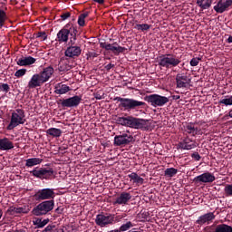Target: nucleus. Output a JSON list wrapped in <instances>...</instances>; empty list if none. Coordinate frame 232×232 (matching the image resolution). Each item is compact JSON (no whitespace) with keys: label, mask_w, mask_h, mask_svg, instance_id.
<instances>
[{"label":"nucleus","mask_w":232,"mask_h":232,"mask_svg":"<svg viewBox=\"0 0 232 232\" xmlns=\"http://www.w3.org/2000/svg\"><path fill=\"white\" fill-rule=\"evenodd\" d=\"M77 34H79L77 27L72 25V24H67L64 28L58 32L57 39L59 43H68V37L70 35L69 44L73 45L77 41Z\"/></svg>","instance_id":"f257e3e1"},{"label":"nucleus","mask_w":232,"mask_h":232,"mask_svg":"<svg viewBox=\"0 0 232 232\" xmlns=\"http://www.w3.org/2000/svg\"><path fill=\"white\" fill-rule=\"evenodd\" d=\"M117 124L126 126L127 128H133L134 130H142L146 128L148 120L135 118L133 116L118 117L116 120Z\"/></svg>","instance_id":"f03ea898"},{"label":"nucleus","mask_w":232,"mask_h":232,"mask_svg":"<svg viewBox=\"0 0 232 232\" xmlns=\"http://www.w3.org/2000/svg\"><path fill=\"white\" fill-rule=\"evenodd\" d=\"M114 101L120 102L119 108H123L125 111H130V110H137L140 106H144V102H139L134 99L116 97Z\"/></svg>","instance_id":"7ed1b4c3"},{"label":"nucleus","mask_w":232,"mask_h":232,"mask_svg":"<svg viewBox=\"0 0 232 232\" xmlns=\"http://www.w3.org/2000/svg\"><path fill=\"white\" fill-rule=\"evenodd\" d=\"M54 206L55 202L53 201V199L43 201L33 208L32 213L35 217L48 215V213H50V211L53 209Z\"/></svg>","instance_id":"20e7f679"},{"label":"nucleus","mask_w":232,"mask_h":232,"mask_svg":"<svg viewBox=\"0 0 232 232\" xmlns=\"http://www.w3.org/2000/svg\"><path fill=\"white\" fill-rule=\"evenodd\" d=\"M159 66L161 68H175L180 64V61L173 54H162L158 60Z\"/></svg>","instance_id":"39448f33"},{"label":"nucleus","mask_w":232,"mask_h":232,"mask_svg":"<svg viewBox=\"0 0 232 232\" xmlns=\"http://www.w3.org/2000/svg\"><path fill=\"white\" fill-rule=\"evenodd\" d=\"M24 117V110L16 109L12 112L11 121L7 126V130H12L14 128H17L20 124H24L26 122V119Z\"/></svg>","instance_id":"423d86ee"},{"label":"nucleus","mask_w":232,"mask_h":232,"mask_svg":"<svg viewBox=\"0 0 232 232\" xmlns=\"http://www.w3.org/2000/svg\"><path fill=\"white\" fill-rule=\"evenodd\" d=\"M144 101L154 108L162 107L169 102V98L159 94H150L144 97Z\"/></svg>","instance_id":"0eeeda50"},{"label":"nucleus","mask_w":232,"mask_h":232,"mask_svg":"<svg viewBox=\"0 0 232 232\" xmlns=\"http://www.w3.org/2000/svg\"><path fill=\"white\" fill-rule=\"evenodd\" d=\"M33 174V177L40 179V180H50L53 177V169L52 168H40L34 169L30 171Z\"/></svg>","instance_id":"6e6552de"},{"label":"nucleus","mask_w":232,"mask_h":232,"mask_svg":"<svg viewBox=\"0 0 232 232\" xmlns=\"http://www.w3.org/2000/svg\"><path fill=\"white\" fill-rule=\"evenodd\" d=\"M95 223L100 227H106V226H111L115 224V215L111 214H98L95 218Z\"/></svg>","instance_id":"1a4fd4ad"},{"label":"nucleus","mask_w":232,"mask_h":232,"mask_svg":"<svg viewBox=\"0 0 232 232\" xmlns=\"http://www.w3.org/2000/svg\"><path fill=\"white\" fill-rule=\"evenodd\" d=\"M81 101H82V97L79 95L59 100L62 108H77L81 104Z\"/></svg>","instance_id":"9d476101"},{"label":"nucleus","mask_w":232,"mask_h":232,"mask_svg":"<svg viewBox=\"0 0 232 232\" xmlns=\"http://www.w3.org/2000/svg\"><path fill=\"white\" fill-rule=\"evenodd\" d=\"M131 142H135V139L132 135L122 133L114 137V146H128V144H131Z\"/></svg>","instance_id":"9b49d317"},{"label":"nucleus","mask_w":232,"mask_h":232,"mask_svg":"<svg viewBox=\"0 0 232 232\" xmlns=\"http://www.w3.org/2000/svg\"><path fill=\"white\" fill-rule=\"evenodd\" d=\"M34 197L35 200H50L55 197V192L53 188H44L38 190Z\"/></svg>","instance_id":"f8f14e48"},{"label":"nucleus","mask_w":232,"mask_h":232,"mask_svg":"<svg viewBox=\"0 0 232 232\" xmlns=\"http://www.w3.org/2000/svg\"><path fill=\"white\" fill-rule=\"evenodd\" d=\"M100 46L101 48L107 50V52H112L114 55H119V53H122L123 52H126V49L124 47L114 46V45H111V44H108L106 42H101Z\"/></svg>","instance_id":"ddd939ff"},{"label":"nucleus","mask_w":232,"mask_h":232,"mask_svg":"<svg viewBox=\"0 0 232 232\" xmlns=\"http://www.w3.org/2000/svg\"><path fill=\"white\" fill-rule=\"evenodd\" d=\"M177 88H188L191 84V79L184 73H179L176 75Z\"/></svg>","instance_id":"4468645a"},{"label":"nucleus","mask_w":232,"mask_h":232,"mask_svg":"<svg viewBox=\"0 0 232 232\" xmlns=\"http://www.w3.org/2000/svg\"><path fill=\"white\" fill-rule=\"evenodd\" d=\"M82 50L81 46H77L75 44H70L69 47L64 52L65 57H70L71 59H75V57H79L81 55Z\"/></svg>","instance_id":"2eb2a0df"},{"label":"nucleus","mask_w":232,"mask_h":232,"mask_svg":"<svg viewBox=\"0 0 232 232\" xmlns=\"http://www.w3.org/2000/svg\"><path fill=\"white\" fill-rule=\"evenodd\" d=\"M194 182H196V184H198L200 182H202L204 184L215 182V176L213 174H211L210 172H205V173L194 178Z\"/></svg>","instance_id":"dca6fc26"},{"label":"nucleus","mask_w":232,"mask_h":232,"mask_svg":"<svg viewBox=\"0 0 232 232\" xmlns=\"http://www.w3.org/2000/svg\"><path fill=\"white\" fill-rule=\"evenodd\" d=\"M194 148H197V143L188 137L177 145V150H194Z\"/></svg>","instance_id":"f3484780"},{"label":"nucleus","mask_w":232,"mask_h":232,"mask_svg":"<svg viewBox=\"0 0 232 232\" xmlns=\"http://www.w3.org/2000/svg\"><path fill=\"white\" fill-rule=\"evenodd\" d=\"M231 5L232 0H227L225 2L223 0H219L218 4L214 6V10L215 12H217V14H224V12H226V10H227V8L231 6Z\"/></svg>","instance_id":"a211bd4d"},{"label":"nucleus","mask_w":232,"mask_h":232,"mask_svg":"<svg viewBox=\"0 0 232 232\" xmlns=\"http://www.w3.org/2000/svg\"><path fill=\"white\" fill-rule=\"evenodd\" d=\"M55 72V70H53V67L52 66H48L44 68V70L42 72H40L38 74L40 76V79H42V81L44 82H48V81H50V79L52 78V75H53V72Z\"/></svg>","instance_id":"6ab92c4d"},{"label":"nucleus","mask_w":232,"mask_h":232,"mask_svg":"<svg viewBox=\"0 0 232 232\" xmlns=\"http://www.w3.org/2000/svg\"><path fill=\"white\" fill-rule=\"evenodd\" d=\"M131 200V194L130 192L121 193L113 202V204H118L119 206H124L128 204V201Z\"/></svg>","instance_id":"aec40b11"},{"label":"nucleus","mask_w":232,"mask_h":232,"mask_svg":"<svg viewBox=\"0 0 232 232\" xmlns=\"http://www.w3.org/2000/svg\"><path fill=\"white\" fill-rule=\"evenodd\" d=\"M44 84V82L39 76L38 73L34 74L28 82V88L34 90V88H39V86Z\"/></svg>","instance_id":"412c9836"},{"label":"nucleus","mask_w":232,"mask_h":232,"mask_svg":"<svg viewBox=\"0 0 232 232\" xmlns=\"http://www.w3.org/2000/svg\"><path fill=\"white\" fill-rule=\"evenodd\" d=\"M14 150V142L8 138L0 139V151H10Z\"/></svg>","instance_id":"4be33fe9"},{"label":"nucleus","mask_w":232,"mask_h":232,"mask_svg":"<svg viewBox=\"0 0 232 232\" xmlns=\"http://www.w3.org/2000/svg\"><path fill=\"white\" fill-rule=\"evenodd\" d=\"M215 217L216 216L213 212H208L205 215L200 216L196 221V224H198V226H204L206 222H211L212 220H215Z\"/></svg>","instance_id":"5701e85b"},{"label":"nucleus","mask_w":232,"mask_h":232,"mask_svg":"<svg viewBox=\"0 0 232 232\" xmlns=\"http://www.w3.org/2000/svg\"><path fill=\"white\" fill-rule=\"evenodd\" d=\"M35 61L36 59L32 56L22 57L18 59L16 64H18V66H30L32 64H34Z\"/></svg>","instance_id":"b1692460"},{"label":"nucleus","mask_w":232,"mask_h":232,"mask_svg":"<svg viewBox=\"0 0 232 232\" xmlns=\"http://www.w3.org/2000/svg\"><path fill=\"white\" fill-rule=\"evenodd\" d=\"M71 90L70 86L63 83H57L54 86V93L57 95H64V93H68Z\"/></svg>","instance_id":"393cba45"},{"label":"nucleus","mask_w":232,"mask_h":232,"mask_svg":"<svg viewBox=\"0 0 232 232\" xmlns=\"http://www.w3.org/2000/svg\"><path fill=\"white\" fill-rule=\"evenodd\" d=\"M71 69L72 65L70 64V60L61 58L58 67L59 72H70Z\"/></svg>","instance_id":"a878e982"},{"label":"nucleus","mask_w":232,"mask_h":232,"mask_svg":"<svg viewBox=\"0 0 232 232\" xmlns=\"http://www.w3.org/2000/svg\"><path fill=\"white\" fill-rule=\"evenodd\" d=\"M43 162V159L40 158H31L25 160L26 168H33V166H37Z\"/></svg>","instance_id":"bb28decb"},{"label":"nucleus","mask_w":232,"mask_h":232,"mask_svg":"<svg viewBox=\"0 0 232 232\" xmlns=\"http://www.w3.org/2000/svg\"><path fill=\"white\" fill-rule=\"evenodd\" d=\"M212 4L213 0H197V5L201 10H208V8L211 7Z\"/></svg>","instance_id":"cd10ccee"},{"label":"nucleus","mask_w":232,"mask_h":232,"mask_svg":"<svg viewBox=\"0 0 232 232\" xmlns=\"http://www.w3.org/2000/svg\"><path fill=\"white\" fill-rule=\"evenodd\" d=\"M214 232H232V227L227 224L217 225Z\"/></svg>","instance_id":"c85d7f7f"},{"label":"nucleus","mask_w":232,"mask_h":232,"mask_svg":"<svg viewBox=\"0 0 232 232\" xmlns=\"http://www.w3.org/2000/svg\"><path fill=\"white\" fill-rule=\"evenodd\" d=\"M46 134L50 135L51 137L59 138L63 135V130L57 128H50L46 130Z\"/></svg>","instance_id":"c756f323"},{"label":"nucleus","mask_w":232,"mask_h":232,"mask_svg":"<svg viewBox=\"0 0 232 232\" xmlns=\"http://www.w3.org/2000/svg\"><path fill=\"white\" fill-rule=\"evenodd\" d=\"M186 131L187 133H189L190 135H193V137H195L197 133H199L200 129H198V127H195V124L189 123L186 126Z\"/></svg>","instance_id":"7c9ffc66"},{"label":"nucleus","mask_w":232,"mask_h":232,"mask_svg":"<svg viewBox=\"0 0 232 232\" xmlns=\"http://www.w3.org/2000/svg\"><path fill=\"white\" fill-rule=\"evenodd\" d=\"M34 225L37 227V228H41V227H44L46 226V224H48L50 222V219H41V218H36L35 220L33 221Z\"/></svg>","instance_id":"2f4dec72"},{"label":"nucleus","mask_w":232,"mask_h":232,"mask_svg":"<svg viewBox=\"0 0 232 232\" xmlns=\"http://www.w3.org/2000/svg\"><path fill=\"white\" fill-rule=\"evenodd\" d=\"M129 179L130 180H134V182H136V184H144V179L140 178V176H139L135 172L129 174Z\"/></svg>","instance_id":"473e14b6"},{"label":"nucleus","mask_w":232,"mask_h":232,"mask_svg":"<svg viewBox=\"0 0 232 232\" xmlns=\"http://www.w3.org/2000/svg\"><path fill=\"white\" fill-rule=\"evenodd\" d=\"M177 173H179V169L175 168H169V169H166L164 171L165 177H169V178L175 177Z\"/></svg>","instance_id":"72a5a7b5"},{"label":"nucleus","mask_w":232,"mask_h":232,"mask_svg":"<svg viewBox=\"0 0 232 232\" xmlns=\"http://www.w3.org/2000/svg\"><path fill=\"white\" fill-rule=\"evenodd\" d=\"M89 15H90L89 12H85V13H83V14L79 15V17H78V24H79V26H84V24H85V21L84 20Z\"/></svg>","instance_id":"f704fd0d"},{"label":"nucleus","mask_w":232,"mask_h":232,"mask_svg":"<svg viewBox=\"0 0 232 232\" xmlns=\"http://www.w3.org/2000/svg\"><path fill=\"white\" fill-rule=\"evenodd\" d=\"M6 19H8V17L6 16V12H5V10L3 9H0V28H3V26H5Z\"/></svg>","instance_id":"c9c22d12"},{"label":"nucleus","mask_w":232,"mask_h":232,"mask_svg":"<svg viewBox=\"0 0 232 232\" xmlns=\"http://www.w3.org/2000/svg\"><path fill=\"white\" fill-rule=\"evenodd\" d=\"M136 30H140L141 32H146L151 28V25L148 24H138L135 25Z\"/></svg>","instance_id":"e433bc0d"},{"label":"nucleus","mask_w":232,"mask_h":232,"mask_svg":"<svg viewBox=\"0 0 232 232\" xmlns=\"http://www.w3.org/2000/svg\"><path fill=\"white\" fill-rule=\"evenodd\" d=\"M131 227H133V223H131V221H129V222L121 225L120 227V229H118V231H120V232L128 231V229H131Z\"/></svg>","instance_id":"4c0bfd02"},{"label":"nucleus","mask_w":232,"mask_h":232,"mask_svg":"<svg viewBox=\"0 0 232 232\" xmlns=\"http://www.w3.org/2000/svg\"><path fill=\"white\" fill-rule=\"evenodd\" d=\"M226 197H232V184H227L224 188Z\"/></svg>","instance_id":"58836bf2"},{"label":"nucleus","mask_w":232,"mask_h":232,"mask_svg":"<svg viewBox=\"0 0 232 232\" xmlns=\"http://www.w3.org/2000/svg\"><path fill=\"white\" fill-rule=\"evenodd\" d=\"M219 104H225V106H232V95L229 98L220 100Z\"/></svg>","instance_id":"ea45409f"},{"label":"nucleus","mask_w":232,"mask_h":232,"mask_svg":"<svg viewBox=\"0 0 232 232\" xmlns=\"http://www.w3.org/2000/svg\"><path fill=\"white\" fill-rule=\"evenodd\" d=\"M43 232H59L55 225H48Z\"/></svg>","instance_id":"a19ab883"},{"label":"nucleus","mask_w":232,"mask_h":232,"mask_svg":"<svg viewBox=\"0 0 232 232\" xmlns=\"http://www.w3.org/2000/svg\"><path fill=\"white\" fill-rule=\"evenodd\" d=\"M36 37L38 39H42V41H46L48 39V35L45 32H39L36 34Z\"/></svg>","instance_id":"79ce46f5"},{"label":"nucleus","mask_w":232,"mask_h":232,"mask_svg":"<svg viewBox=\"0 0 232 232\" xmlns=\"http://www.w3.org/2000/svg\"><path fill=\"white\" fill-rule=\"evenodd\" d=\"M24 75H26V69H20L16 71L14 73V77H17V78L23 77Z\"/></svg>","instance_id":"37998d69"},{"label":"nucleus","mask_w":232,"mask_h":232,"mask_svg":"<svg viewBox=\"0 0 232 232\" xmlns=\"http://www.w3.org/2000/svg\"><path fill=\"white\" fill-rule=\"evenodd\" d=\"M93 97L96 98L97 101H101L104 99V92H102V91L96 92L93 93Z\"/></svg>","instance_id":"c03bdc74"},{"label":"nucleus","mask_w":232,"mask_h":232,"mask_svg":"<svg viewBox=\"0 0 232 232\" xmlns=\"http://www.w3.org/2000/svg\"><path fill=\"white\" fill-rule=\"evenodd\" d=\"M0 90L1 92L8 93V92H10V85H8V83H3L2 85H0Z\"/></svg>","instance_id":"a18cd8bd"},{"label":"nucleus","mask_w":232,"mask_h":232,"mask_svg":"<svg viewBox=\"0 0 232 232\" xmlns=\"http://www.w3.org/2000/svg\"><path fill=\"white\" fill-rule=\"evenodd\" d=\"M199 62H200V58H198V57L192 58L190 60V66H198Z\"/></svg>","instance_id":"49530a36"},{"label":"nucleus","mask_w":232,"mask_h":232,"mask_svg":"<svg viewBox=\"0 0 232 232\" xmlns=\"http://www.w3.org/2000/svg\"><path fill=\"white\" fill-rule=\"evenodd\" d=\"M86 55L87 59H94V57H99V54L95 52H88Z\"/></svg>","instance_id":"de8ad7c7"},{"label":"nucleus","mask_w":232,"mask_h":232,"mask_svg":"<svg viewBox=\"0 0 232 232\" xmlns=\"http://www.w3.org/2000/svg\"><path fill=\"white\" fill-rule=\"evenodd\" d=\"M7 212L9 213V215H17V208L10 207Z\"/></svg>","instance_id":"09e8293b"},{"label":"nucleus","mask_w":232,"mask_h":232,"mask_svg":"<svg viewBox=\"0 0 232 232\" xmlns=\"http://www.w3.org/2000/svg\"><path fill=\"white\" fill-rule=\"evenodd\" d=\"M192 159H195L196 160H200V159H202V157H200V154H198V152H194L191 154Z\"/></svg>","instance_id":"8fccbe9b"},{"label":"nucleus","mask_w":232,"mask_h":232,"mask_svg":"<svg viewBox=\"0 0 232 232\" xmlns=\"http://www.w3.org/2000/svg\"><path fill=\"white\" fill-rule=\"evenodd\" d=\"M70 15H72V14H70L69 12L64 13L61 15V18L63 19V21H66V19H68L70 17Z\"/></svg>","instance_id":"3c124183"},{"label":"nucleus","mask_w":232,"mask_h":232,"mask_svg":"<svg viewBox=\"0 0 232 232\" xmlns=\"http://www.w3.org/2000/svg\"><path fill=\"white\" fill-rule=\"evenodd\" d=\"M111 68H115V64H113V63H109V64H107V65L105 66V70H106L107 72H110V70H111Z\"/></svg>","instance_id":"603ef678"},{"label":"nucleus","mask_w":232,"mask_h":232,"mask_svg":"<svg viewBox=\"0 0 232 232\" xmlns=\"http://www.w3.org/2000/svg\"><path fill=\"white\" fill-rule=\"evenodd\" d=\"M63 211H64V208H61V207H58V208L55 209V213H58V215L63 214Z\"/></svg>","instance_id":"864d4df0"},{"label":"nucleus","mask_w":232,"mask_h":232,"mask_svg":"<svg viewBox=\"0 0 232 232\" xmlns=\"http://www.w3.org/2000/svg\"><path fill=\"white\" fill-rule=\"evenodd\" d=\"M19 213H26V211L23 208H16V215Z\"/></svg>","instance_id":"5fc2aeb1"},{"label":"nucleus","mask_w":232,"mask_h":232,"mask_svg":"<svg viewBox=\"0 0 232 232\" xmlns=\"http://www.w3.org/2000/svg\"><path fill=\"white\" fill-rule=\"evenodd\" d=\"M94 3H98L99 5H104V0H93Z\"/></svg>","instance_id":"6e6d98bb"},{"label":"nucleus","mask_w":232,"mask_h":232,"mask_svg":"<svg viewBox=\"0 0 232 232\" xmlns=\"http://www.w3.org/2000/svg\"><path fill=\"white\" fill-rule=\"evenodd\" d=\"M172 99L173 101H179V99H180V95H173Z\"/></svg>","instance_id":"4d7b16f0"},{"label":"nucleus","mask_w":232,"mask_h":232,"mask_svg":"<svg viewBox=\"0 0 232 232\" xmlns=\"http://www.w3.org/2000/svg\"><path fill=\"white\" fill-rule=\"evenodd\" d=\"M111 46H121V45H119V44H117V42H115L113 44H111Z\"/></svg>","instance_id":"13d9d810"},{"label":"nucleus","mask_w":232,"mask_h":232,"mask_svg":"<svg viewBox=\"0 0 232 232\" xmlns=\"http://www.w3.org/2000/svg\"><path fill=\"white\" fill-rule=\"evenodd\" d=\"M227 43H232V35H230L227 39Z\"/></svg>","instance_id":"bf43d9fd"},{"label":"nucleus","mask_w":232,"mask_h":232,"mask_svg":"<svg viewBox=\"0 0 232 232\" xmlns=\"http://www.w3.org/2000/svg\"><path fill=\"white\" fill-rule=\"evenodd\" d=\"M229 117L232 118V110L228 112Z\"/></svg>","instance_id":"052dcab7"},{"label":"nucleus","mask_w":232,"mask_h":232,"mask_svg":"<svg viewBox=\"0 0 232 232\" xmlns=\"http://www.w3.org/2000/svg\"><path fill=\"white\" fill-rule=\"evenodd\" d=\"M3 217V210L0 209V218Z\"/></svg>","instance_id":"680f3d73"}]
</instances>
